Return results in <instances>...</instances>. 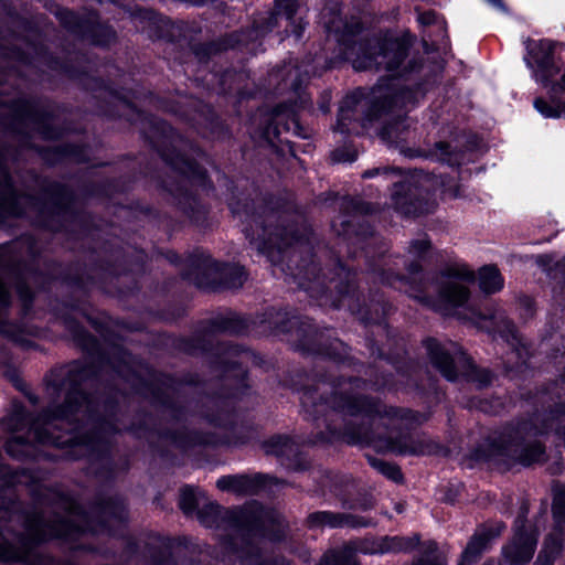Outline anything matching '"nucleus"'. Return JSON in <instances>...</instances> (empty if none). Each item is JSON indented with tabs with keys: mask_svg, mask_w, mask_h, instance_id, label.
I'll use <instances>...</instances> for the list:
<instances>
[{
	"mask_svg": "<svg viewBox=\"0 0 565 565\" xmlns=\"http://www.w3.org/2000/svg\"><path fill=\"white\" fill-rule=\"evenodd\" d=\"M345 412L350 415L361 414L363 424H369L375 430L376 438L369 436L367 431L362 434V439L365 443L374 444V447L380 450H388L403 455H425L431 451V446L420 437L404 436L398 440H393L391 437L383 439V430L387 429L390 425L397 427L402 419L398 412L393 408L373 404L364 398H358L350 402L345 406Z\"/></svg>",
	"mask_w": 565,
	"mask_h": 565,
	"instance_id": "nucleus-1",
	"label": "nucleus"
},
{
	"mask_svg": "<svg viewBox=\"0 0 565 565\" xmlns=\"http://www.w3.org/2000/svg\"><path fill=\"white\" fill-rule=\"evenodd\" d=\"M89 401L87 397L79 392H75L67 397L66 405L54 413L44 415L36 419L29 430V439H32L41 444H53L58 447L71 446L75 444H88L89 441L83 438H78L73 433L68 437L54 436L49 433L50 428L64 427L72 424V418L79 420L84 418L89 411Z\"/></svg>",
	"mask_w": 565,
	"mask_h": 565,
	"instance_id": "nucleus-2",
	"label": "nucleus"
},
{
	"mask_svg": "<svg viewBox=\"0 0 565 565\" xmlns=\"http://www.w3.org/2000/svg\"><path fill=\"white\" fill-rule=\"evenodd\" d=\"M475 276L467 267L461 266L450 269L440 277V284L435 289L438 291V298L434 307L440 311H449L456 307L462 306L469 298V290L466 284L472 282Z\"/></svg>",
	"mask_w": 565,
	"mask_h": 565,
	"instance_id": "nucleus-3",
	"label": "nucleus"
},
{
	"mask_svg": "<svg viewBox=\"0 0 565 565\" xmlns=\"http://www.w3.org/2000/svg\"><path fill=\"white\" fill-rule=\"evenodd\" d=\"M405 56V45L397 41H390L363 50L362 54L352 61V65L358 71L385 70L387 72H395Z\"/></svg>",
	"mask_w": 565,
	"mask_h": 565,
	"instance_id": "nucleus-4",
	"label": "nucleus"
},
{
	"mask_svg": "<svg viewBox=\"0 0 565 565\" xmlns=\"http://www.w3.org/2000/svg\"><path fill=\"white\" fill-rule=\"evenodd\" d=\"M526 55L524 62L532 71L533 78L543 87L558 73L553 60L554 44L550 40H527L525 42Z\"/></svg>",
	"mask_w": 565,
	"mask_h": 565,
	"instance_id": "nucleus-5",
	"label": "nucleus"
},
{
	"mask_svg": "<svg viewBox=\"0 0 565 565\" xmlns=\"http://www.w3.org/2000/svg\"><path fill=\"white\" fill-rule=\"evenodd\" d=\"M526 510L515 521L514 534L509 544L502 548V562L499 565H522L530 562L534 555L537 533L525 529Z\"/></svg>",
	"mask_w": 565,
	"mask_h": 565,
	"instance_id": "nucleus-6",
	"label": "nucleus"
},
{
	"mask_svg": "<svg viewBox=\"0 0 565 565\" xmlns=\"http://www.w3.org/2000/svg\"><path fill=\"white\" fill-rule=\"evenodd\" d=\"M503 529L504 526L500 522L479 527L463 551L459 565L471 564L477 556L489 548L493 540L502 533Z\"/></svg>",
	"mask_w": 565,
	"mask_h": 565,
	"instance_id": "nucleus-7",
	"label": "nucleus"
},
{
	"mask_svg": "<svg viewBox=\"0 0 565 565\" xmlns=\"http://www.w3.org/2000/svg\"><path fill=\"white\" fill-rule=\"evenodd\" d=\"M267 477L256 476L254 478L247 476H226L216 481L220 490L233 491L237 494H252L257 488L264 483Z\"/></svg>",
	"mask_w": 565,
	"mask_h": 565,
	"instance_id": "nucleus-8",
	"label": "nucleus"
},
{
	"mask_svg": "<svg viewBox=\"0 0 565 565\" xmlns=\"http://www.w3.org/2000/svg\"><path fill=\"white\" fill-rule=\"evenodd\" d=\"M429 354L431 362L439 369L441 374L452 381L456 379L457 373L454 367V359L450 354L435 342L429 344Z\"/></svg>",
	"mask_w": 565,
	"mask_h": 565,
	"instance_id": "nucleus-9",
	"label": "nucleus"
},
{
	"mask_svg": "<svg viewBox=\"0 0 565 565\" xmlns=\"http://www.w3.org/2000/svg\"><path fill=\"white\" fill-rule=\"evenodd\" d=\"M418 544V537L385 536L377 542L376 553L407 552Z\"/></svg>",
	"mask_w": 565,
	"mask_h": 565,
	"instance_id": "nucleus-10",
	"label": "nucleus"
},
{
	"mask_svg": "<svg viewBox=\"0 0 565 565\" xmlns=\"http://www.w3.org/2000/svg\"><path fill=\"white\" fill-rule=\"evenodd\" d=\"M478 281L480 289L486 294H493L503 288V278L494 266H484L479 270Z\"/></svg>",
	"mask_w": 565,
	"mask_h": 565,
	"instance_id": "nucleus-11",
	"label": "nucleus"
},
{
	"mask_svg": "<svg viewBox=\"0 0 565 565\" xmlns=\"http://www.w3.org/2000/svg\"><path fill=\"white\" fill-rule=\"evenodd\" d=\"M559 535L561 534H557L556 536L550 535L546 539L534 565H553L562 551Z\"/></svg>",
	"mask_w": 565,
	"mask_h": 565,
	"instance_id": "nucleus-12",
	"label": "nucleus"
},
{
	"mask_svg": "<svg viewBox=\"0 0 565 565\" xmlns=\"http://www.w3.org/2000/svg\"><path fill=\"white\" fill-rule=\"evenodd\" d=\"M318 565H358L355 554L350 546L332 551Z\"/></svg>",
	"mask_w": 565,
	"mask_h": 565,
	"instance_id": "nucleus-13",
	"label": "nucleus"
},
{
	"mask_svg": "<svg viewBox=\"0 0 565 565\" xmlns=\"http://www.w3.org/2000/svg\"><path fill=\"white\" fill-rule=\"evenodd\" d=\"M309 523L312 526L316 525H328L330 527L341 526L343 524V518L331 512H316L309 515Z\"/></svg>",
	"mask_w": 565,
	"mask_h": 565,
	"instance_id": "nucleus-14",
	"label": "nucleus"
},
{
	"mask_svg": "<svg viewBox=\"0 0 565 565\" xmlns=\"http://www.w3.org/2000/svg\"><path fill=\"white\" fill-rule=\"evenodd\" d=\"M553 516L557 524L565 522V487L557 486L554 488L553 499Z\"/></svg>",
	"mask_w": 565,
	"mask_h": 565,
	"instance_id": "nucleus-15",
	"label": "nucleus"
},
{
	"mask_svg": "<svg viewBox=\"0 0 565 565\" xmlns=\"http://www.w3.org/2000/svg\"><path fill=\"white\" fill-rule=\"evenodd\" d=\"M370 465L380 473L385 476L386 478L393 480V481H401L402 480V472L399 468L393 463L386 462L381 459L372 458L370 459Z\"/></svg>",
	"mask_w": 565,
	"mask_h": 565,
	"instance_id": "nucleus-16",
	"label": "nucleus"
},
{
	"mask_svg": "<svg viewBox=\"0 0 565 565\" xmlns=\"http://www.w3.org/2000/svg\"><path fill=\"white\" fill-rule=\"evenodd\" d=\"M253 531H258L260 529H265L269 521H275L271 513L265 511L262 508H257V510L250 516H244Z\"/></svg>",
	"mask_w": 565,
	"mask_h": 565,
	"instance_id": "nucleus-17",
	"label": "nucleus"
},
{
	"mask_svg": "<svg viewBox=\"0 0 565 565\" xmlns=\"http://www.w3.org/2000/svg\"><path fill=\"white\" fill-rule=\"evenodd\" d=\"M534 108L545 118H558L562 116L561 104H550L543 98L534 100Z\"/></svg>",
	"mask_w": 565,
	"mask_h": 565,
	"instance_id": "nucleus-18",
	"label": "nucleus"
},
{
	"mask_svg": "<svg viewBox=\"0 0 565 565\" xmlns=\"http://www.w3.org/2000/svg\"><path fill=\"white\" fill-rule=\"evenodd\" d=\"M179 504L185 513H190L195 509V494L192 488L185 487L182 489Z\"/></svg>",
	"mask_w": 565,
	"mask_h": 565,
	"instance_id": "nucleus-19",
	"label": "nucleus"
},
{
	"mask_svg": "<svg viewBox=\"0 0 565 565\" xmlns=\"http://www.w3.org/2000/svg\"><path fill=\"white\" fill-rule=\"evenodd\" d=\"M26 441L18 436L12 437L6 446L7 452L12 457H21L26 455Z\"/></svg>",
	"mask_w": 565,
	"mask_h": 565,
	"instance_id": "nucleus-20",
	"label": "nucleus"
},
{
	"mask_svg": "<svg viewBox=\"0 0 565 565\" xmlns=\"http://www.w3.org/2000/svg\"><path fill=\"white\" fill-rule=\"evenodd\" d=\"M429 242L425 237L412 242L408 253L414 257H423L429 249Z\"/></svg>",
	"mask_w": 565,
	"mask_h": 565,
	"instance_id": "nucleus-21",
	"label": "nucleus"
},
{
	"mask_svg": "<svg viewBox=\"0 0 565 565\" xmlns=\"http://www.w3.org/2000/svg\"><path fill=\"white\" fill-rule=\"evenodd\" d=\"M402 122H396L394 125L384 127L381 131V137L383 140L393 142L397 139V132L399 131V127Z\"/></svg>",
	"mask_w": 565,
	"mask_h": 565,
	"instance_id": "nucleus-22",
	"label": "nucleus"
},
{
	"mask_svg": "<svg viewBox=\"0 0 565 565\" xmlns=\"http://www.w3.org/2000/svg\"><path fill=\"white\" fill-rule=\"evenodd\" d=\"M289 446V439L286 437H279L273 441L271 448L268 449V452L275 454L277 456H282L286 454V449Z\"/></svg>",
	"mask_w": 565,
	"mask_h": 565,
	"instance_id": "nucleus-23",
	"label": "nucleus"
},
{
	"mask_svg": "<svg viewBox=\"0 0 565 565\" xmlns=\"http://www.w3.org/2000/svg\"><path fill=\"white\" fill-rule=\"evenodd\" d=\"M546 88H548V94H551V96H557L561 93H565V73L561 76L558 82H552L551 79L550 85Z\"/></svg>",
	"mask_w": 565,
	"mask_h": 565,
	"instance_id": "nucleus-24",
	"label": "nucleus"
},
{
	"mask_svg": "<svg viewBox=\"0 0 565 565\" xmlns=\"http://www.w3.org/2000/svg\"><path fill=\"white\" fill-rule=\"evenodd\" d=\"M18 554L9 546L0 542V559L2 561H17Z\"/></svg>",
	"mask_w": 565,
	"mask_h": 565,
	"instance_id": "nucleus-25",
	"label": "nucleus"
},
{
	"mask_svg": "<svg viewBox=\"0 0 565 565\" xmlns=\"http://www.w3.org/2000/svg\"><path fill=\"white\" fill-rule=\"evenodd\" d=\"M20 418H21V415H20V414H15V415H13V416H11V417L4 418V419L2 420V425H3L7 429H9V430H12V431H19L20 429H19L15 425H13V423H15V422L20 420Z\"/></svg>",
	"mask_w": 565,
	"mask_h": 565,
	"instance_id": "nucleus-26",
	"label": "nucleus"
},
{
	"mask_svg": "<svg viewBox=\"0 0 565 565\" xmlns=\"http://www.w3.org/2000/svg\"><path fill=\"white\" fill-rule=\"evenodd\" d=\"M291 8H292V3L287 0V4L282 8L281 6V0H278V14L281 15V14H285L287 19H290L291 18Z\"/></svg>",
	"mask_w": 565,
	"mask_h": 565,
	"instance_id": "nucleus-27",
	"label": "nucleus"
},
{
	"mask_svg": "<svg viewBox=\"0 0 565 565\" xmlns=\"http://www.w3.org/2000/svg\"><path fill=\"white\" fill-rule=\"evenodd\" d=\"M418 21L422 24H431L435 21V14L433 12H424L418 15Z\"/></svg>",
	"mask_w": 565,
	"mask_h": 565,
	"instance_id": "nucleus-28",
	"label": "nucleus"
},
{
	"mask_svg": "<svg viewBox=\"0 0 565 565\" xmlns=\"http://www.w3.org/2000/svg\"><path fill=\"white\" fill-rule=\"evenodd\" d=\"M347 118H348L347 110H345L344 106H341L340 115H339V120H338V126H337V129L339 131H341V132H344V130H345L343 120L347 119Z\"/></svg>",
	"mask_w": 565,
	"mask_h": 565,
	"instance_id": "nucleus-29",
	"label": "nucleus"
},
{
	"mask_svg": "<svg viewBox=\"0 0 565 565\" xmlns=\"http://www.w3.org/2000/svg\"><path fill=\"white\" fill-rule=\"evenodd\" d=\"M8 299V291L6 287L0 282V303H6Z\"/></svg>",
	"mask_w": 565,
	"mask_h": 565,
	"instance_id": "nucleus-30",
	"label": "nucleus"
},
{
	"mask_svg": "<svg viewBox=\"0 0 565 565\" xmlns=\"http://www.w3.org/2000/svg\"><path fill=\"white\" fill-rule=\"evenodd\" d=\"M491 6H493L494 8L499 9V10H502L504 11L505 10V7L504 4L502 3L501 0H487Z\"/></svg>",
	"mask_w": 565,
	"mask_h": 565,
	"instance_id": "nucleus-31",
	"label": "nucleus"
},
{
	"mask_svg": "<svg viewBox=\"0 0 565 565\" xmlns=\"http://www.w3.org/2000/svg\"><path fill=\"white\" fill-rule=\"evenodd\" d=\"M245 562L247 563V565H259L258 561L253 555H246Z\"/></svg>",
	"mask_w": 565,
	"mask_h": 565,
	"instance_id": "nucleus-32",
	"label": "nucleus"
},
{
	"mask_svg": "<svg viewBox=\"0 0 565 565\" xmlns=\"http://www.w3.org/2000/svg\"><path fill=\"white\" fill-rule=\"evenodd\" d=\"M53 534L56 536H64L68 534V531L64 529H54Z\"/></svg>",
	"mask_w": 565,
	"mask_h": 565,
	"instance_id": "nucleus-33",
	"label": "nucleus"
},
{
	"mask_svg": "<svg viewBox=\"0 0 565 565\" xmlns=\"http://www.w3.org/2000/svg\"><path fill=\"white\" fill-rule=\"evenodd\" d=\"M237 271H238V278H239L238 285H242V278H243L244 274L241 269H238Z\"/></svg>",
	"mask_w": 565,
	"mask_h": 565,
	"instance_id": "nucleus-34",
	"label": "nucleus"
},
{
	"mask_svg": "<svg viewBox=\"0 0 565 565\" xmlns=\"http://www.w3.org/2000/svg\"><path fill=\"white\" fill-rule=\"evenodd\" d=\"M562 116L565 117V104H561Z\"/></svg>",
	"mask_w": 565,
	"mask_h": 565,
	"instance_id": "nucleus-35",
	"label": "nucleus"
},
{
	"mask_svg": "<svg viewBox=\"0 0 565 565\" xmlns=\"http://www.w3.org/2000/svg\"><path fill=\"white\" fill-rule=\"evenodd\" d=\"M483 565H493V563L489 561V562H486Z\"/></svg>",
	"mask_w": 565,
	"mask_h": 565,
	"instance_id": "nucleus-36",
	"label": "nucleus"
},
{
	"mask_svg": "<svg viewBox=\"0 0 565 565\" xmlns=\"http://www.w3.org/2000/svg\"><path fill=\"white\" fill-rule=\"evenodd\" d=\"M370 175H372L370 172L364 173V177H370Z\"/></svg>",
	"mask_w": 565,
	"mask_h": 565,
	"instance_id": "nucleus-37",
	"label": "nucleus"
}]
</instances>
